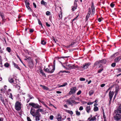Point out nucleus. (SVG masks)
Returning a JSON list of instances; mask_svg holds the SVG:
<instances>
[{
    "mask_svg": "<svg viewBox=\"0 0 121 121\" xmlns=\"http://www.w3.org/2000/svg\"><path fill=\"white\" fill-rule=\"evenodd\" d=\"M59 17L60 19H61L62 17V13H61V14L59 15Z\"/></svg>",
    "mask_w": 121,
    "mask_h": 121,
    "instance_id": "obj_49",
    "label": "nucleus"
},
{
    "mask_svg": "<svg viewBox=\"0 0 121 121\" xmlns=\"http://www.w3.org/2000/svg\"><path fill=\"white\" fill-rule=\"evenodd\" d=\"M27 119L28 121H31L30 118L29 117H27Z\"/></svg>",
    "mask_w": 121,
    "mask_h": 121,
    "instance_id": "obj_51",
    "label": "nucleus"
},
{
    "mask_svg": "<svg viewBox=\"0 0 121 121\" xmlns=\"http://www.w3.org/2000/svg\"><path fill=\"white\" fill-rule=\"evenodd\" d=\"M94 110L95 111H97L98 110V108L97 107L95 106L94 108Z\"/></svg>",
    "mask_w": 121,
    "mask_h": 121,
    "instance_id": "obj_28",
    "label": "nucleus"
},
{
    "mask_svg": "<svg viewBox=\"0 0 121 121\" xmlns=\"http://www.w3.org/2000/svg\"><path fill=\"white\" fill-rule=\"evenodd\" d=\"M0 99L1 100V101L4 104H5V103L4 101V99L3 98V97H0Z\"/></svg>",
    "mask_w": 121,
    "mask_h": 121,
    "instance_id": "obj_26",
    "label": "nucleus"
},
{
    "mask_svg": "<svg viewBox=\"0 0 121 121\" xmlns=\"http://www.w3.org/2000/svg\"><path fill=\"white\" fill-rule=\"evenodd\" d=\"M38 20L39 24V25H41L42 26V25L41 22L39 20V19H38Z\"/></svg>",
    "mask_w": 121,
    "mask_h": 121,
    "instance_id": "obj_34",
    "label": "nucleus"
},
{
    "mask_svg": "<svg viewBox=\"0 0 121 121\" xmlns=\"http://www.w3.org/2000/svg\"><path fill=\"white\" fill-rule=\"evenodd\" d=\"M34 6L36 8V5L35 3L34 2L33 3Z\"/></svg>",
    "mask_w": 121,
    "mask_h": 121,
    "instance_id": "obj_56",
    "label": "nucleus"
},
{
    "mask_svg": "<svg viewBox=\"0 0 121 121\" xmlns=\"http://www.w3.org/2000/svg\"><path fill=\"white\" fill-rule=\"evenodd\" d=\"M26 5H29L30 4L29 3L27 0L26 1L25 0Z\"/></svg>",
    "mask_w": 121,
    "mask_h": 121,
    "instance_id": "obj_36",
    "label": "nucleus"
},
{
    "mask_svg": "<svg viewBox=\"0 0 121 121\" xmlns=\"http://www.w3.org/2000/svg\"><path fill=\"white\" fill-rule=\"evenodd\" d=\"M22 106L21 103L18 102H17L15 104V107L16 110L18 111L21 109Z\"/></svg>",
    "mask_w": 121,
    "mask_h": 121,
    "instance_id": "obj_2",
    "label": "nucleus"
},
{
    "mask_svg": "<svg viewBox=\"0 0 121 121\" xmlns=\"http://www.w3.org/2000/svg\"><path fill=\"white\" fill-rule=\"evenodd\" d=\"M55 69V67L54 65V66L50 67L49 66V68H47L44 69V71L46 72L49 73H53Z\"/></svg>",
    "mask_w": 121,
    "mask_h": 121,
    "instance_id": "obj_1",
    "label": "nucleus"
},
{
    "mask_svg": "<svg viewBox=\"0 0 121 121\" xmlns=\"http://www.w3.org/2000/svg\"><path fill=\"white\" fill-rule=\"evenodd\" d=\"M119 86L118 85H116L115 87V92L116 93H118V91H119Z\"/></svg>",
    "mask_w": 121,
    "mask_h": 121,
    "instance_id": "obj_13",
    "label": "nucleus"
},
{
    "mask_svg": "<svg viewBox=\"0 0 121 121\" xmlns=\"http://www.w3.org/2000/svg\"><path fill=\"white\" fill-rule=\"evenodd\" d=\"M116 114H121V109L119 108L117 109L116 111Z\"/></svg>",
    "mask_w": 121,
    "mask_h": 121,
    "instance_id": "obj_14",
    "label": "nucleus"
},
{
    "mask_svg": "<svg viewBox=\"0 0 121 121\" xmlns=\"http://www.w3.org/2000/svg\"><path fill=\"white\" fill-rule=\"evenodd\" d=\"M69 113L71 114H73V112L72 111H69Z\"/></svg>",
    "mask_w": 121,
    "mask_h": 121,
    "instance_id": "obj_55",
    "label": "nucleus"
},
{
    "mask_svg": "<svg viewBox=\"0 0 121 121\" xmlns=\"http://www.w3.org/2000/svg\"><path fill=\"white\" fill-rule=\"evenodd\" d=\"M50 13L49 11H47L46 12V14L47 15H49L50 14Z\"/></svg>",
    "mask_w": 121,
    "mask_h": 121,
    "instance_id": "obj_38",
    "label": "nucleus"
},
{
    "mask_svg": "<svg viewBox=\"0 0 121 121\" xmlns=\"http://www.w3.org/2000/svg\"><path fill=\"white\" fill-rule=\"evenodd\" d=\"M66 66L69 68V69H75L76 68L78 67V66H75L74 65L68 64L66 65Z\"/></svg>",
    "mask_w": 121,
    "mask_h": 121,
    "instance_id": "obj_6",
    "label": "nucleus"
},
{
    "mask_svg": "<svg viewBox=\"0 0 121 121\" xmlns=\"http://www.w3.org/2000/svg\"><path fill=\"white\" fill-rule=\"evenodd\" d=\"M103 69H99L98 71V73H100L103 70Z\"/></svg>",
    "mask_w": 121,
    "mask_h": 121,
    "instance_id": "obj_44",
    "label": "nucleus"
},
{
    "mask_svg": "<svg viewBox=\"0 0 121 121\" xmlns=\"http://www.w3.org/2000/svg\"><path fill=\"white\" fill-rule=\"evenodd\" d=\"M53 117H54L53 116V115H52L50 116L49 118H50V119L51 120H52L53 119Z\"/></svg>",
    "mask_w": 121,
    "mask_h": 121,
    "instance_id": "obj_35",
    "label": "nucleus"
},
{
    "mask_svg": "<svg viewBox=\"0 0 121 121\" xmlns=\"http://www.w3.org/2000/svg\"><path fill=\"white\" fill-rule=\"evenodd\" d=\"M56 92L58 94L61 93V92L59 91H56Z\"/></svg>",
    "mask_w": 121,
    "mask_h": 121,
    "instance_id": "obj_63",
    "label": "nucleus"
},
{
    "mask_svg": "<svg viewBox=\"0 0 121 121\" xmlns=\"http://www.w3.org/2000/svg\"><path fill=\"white\" fill-rule=\"evenodd\" d=\"M35 116V120L36 121H39L40 120V119L39 118V117L40 116Z\"/></svg>",
    "mask_w": 121,
    "mask_h": 121,
    "instance_id": "obj_21",
    "label": "nucleus"
},
{
    "mask_svg": "<svg viewBox=\"0 0 121 121\" xmlns=\"http://www.w3.org/2000/svg\"><path fill=\"white\" fill-rule=\"evenodd\" d=\"M91 13V9L90 8H89L88 9V13L87 14L86 19V20L87 21L88 20V18L90 17V15Z\"/></svg>",
    "mask_w": 121,
    "mask_h": 121,
    "instance_id": "obj_9",
    "label": "nucleus"
},
{
    "mask_svg": "<svg viewBox=\"0 0 121 121\" xmlns=\"http://www.w3.org/2000/svg\"><path fill=\"white\" fill-rule=\"evenodd\" d=\"M91 8L92 9V13L91 15L93 16L94 15L95 11V8L94 6V3L93 2H92V3Z\"/></svg>",
    "mask_w": 121,
    "mask_h": 121,
    "instance_id": "obj_8",
    "label": "nucleus"
},
{
    "mask_svg": "<svg viewBox=\"0 0 121 121\" xmlns=\"http://www.w3.org/2000/svg\"><path fill=\"white\" fill-rule=\"evenodd\" d=\"M75 99V96H73L69 99L67 100V102L69 104H71L72 103H74L75 101L72 100V99Z\"/></svg>",
    "mask_w": 121,
    "mask_h": 121,
    "instance_id": "obj_3",
    "label": "nucleus"
},
{
    "mask_svg": "<svg viewBox=\"0 0 121 121\" xmlns=\"http://www.w3.org/2000/svg\"><path fill=\"white\" fill-rule=\"evenodd\" d=\"M40 86H42L44 89L46 90H48V88L47 87H46V86H44L42 85H40Z\"/></svg>",
    "mask_w": 121,
    "mask_h": 121,
    "instance_id": "obj_24",
    "label": "nucleus"
},
{
    "mask_svg": "<svg viewBox=\"0 0 121 121\" xmlns=\"http://www.w3.org/2000/svg\"><path fill=\"white\" fill-rule=\"evenodd\" d=\"M94 102H88L87 103V104L88 105H91Z\"/></svg>",
    "mask_w": 121,
    "mask_h": 121,
    "instance_id": "obj_41",
    "label": "nucleus"
},
{
    "mask_svg": "<svg viewBox=\"0 0 121 121\" xmlns=\"http://www.w3.org/2000/svg\"><path fill=\"white\" fill-rule=\"evenodd\" d=\"M100 62L102 64H104L106 62V60L105 59H104L100 61Z\"/></svg>",
    "mask_w": 121,
    "mask_h": 121,
    "instance_id": "obj_25",
    "label": "nucleus"
},
{
    "mask_svg": "<svg viewBox=\"0 0 121 121\" xmlns=\"http://www.w3.org/2000/svg\"><path fill=\"white\" fill-rule=\"evenodd\" d=\"M28 96L29 98L30 99H31L33 98V97H31V96L29 95H28Z\"/></svg>",
    "mask_w": 121,
    "mask_h": 121,
    "instance_id": "obj_54",
    "label": "nucleus"
},
{
    "mask_svg": "<svg viewBox=\"0 0 121 121\" xmlns=\"http://www.w3.org/2000/svg\"><path fill=\"white\" fill-rule=\"evenodd\" d=\"M68 57H69V56L63 57H60V58H59V59H61V58H67Z\"/></svg>",
    "mask_w": 121,
    "mask_h": 121,
    "instance_id": "obj_48",
    "label": "nucleus"
},
{
    "mask_svg": "<svg viewBox=\"0 0 121 121\" xmlns=\"http://www.w3.org/2000/svg\"><path fill=\"white\" fill-rule=\"evenodd\" d=\"M6 49L9 52H10L11 51V49L9 47H7L6 48Z\"/></svg>",
    "mask_w": 121,
    "mask_h": 121,
    "instance_id": "obj_32",
    "label": "nucleus"
},
{
    "mask_svg": "<svg viewBox=\"0 0 121 121\" xmlns=\"http://www.w3.org/2000/svg\"><path fill=\"white\" fill-rule=\"evenodd\" d=\"M90 64L89 63H85L84 65H83V66L82 67L84 69H86Z\"/></svg>",
    "mask_w": 121,
    "mask_h": 121,
    "instance_id": "obj_10",
    "label": "nucleus"
},
{
    "mask_svg": "<svg viewBox=\"0 0 121 121\" xmlns=\"http://www.w3.org/2000/svg\"><path fill=\"white\" fill-rule=\"evenodd\" d=\"M29 104L35 108H38L41 107V106L39 105L38 104H34L33 103H29Z\"/></svg>",
    "mask_w": 121,
    "mask_h": 121,
    "instance_id": "obj_5",
    "label": "nucleus"
},
{
    "mask_svg": "<svg viewBox=\"0 0 121 121\" xmlns=\"http://www.w3.org/2000/svg\"><path fill=\"white\" fill-rule=\"evenodd\" d=\"M29 5H26V6L27 8L28 9H30V8Z\"/></svg>",
    "mask_w": 121,
    "mask_h": 121,
    "instance_id": "obj_57",
    "label": "nucleus"
},
{
    "mask_svg": "<svg viewBox=\"0 0 121 121\" xmlns=\"http://www.w3.org/2000/svg\"><path fill=\"white\" fill-rule=\"evenodd\" d=\"M121 59V56L116 57L115 59V61L116 62H117L119 61Z\"/></svg>",
    "mask_w": 121,
    "mask_h": 121,
    "instance_id": "obj_15",
    "label": "nucleus"
},
{
    "mask_svg": "<svg viewBox=\"0 0 121 121\" xmlns=\"http://www.w3.org/2000/svg\"><path fill=\"white\" fill-rule=\"evenodd\" d=\"M46 42L45 41L43 40H42L41 41V43L43 45H45L46 44Z\"/></svg>",
    "mask_w": 121,
    "mask_h": 121,
    "instance_id": "obj_27",
    "label": "nucleus"
},
{
    "mask_svg": "<svg viewBox=\"0 0 121 121\" xmlns=\"http://www.w3.org/2000/svg\"><path fill=\"white\" fill-rule=\"evenodd\" d=\"M35 116L37 115L40 116V115L39 113V112L38 111V110L36 111V112L35 113Z\"/></svg>",
    "mask_w": 121,
    "mask_h": 121,
    "instance_id": "obj_23",
    "label": "nucleus"
},
{
    "mask_svg": "<svg viewBox=\"0 0 121 121\" xmlns=\"http://www.w3.org/2000/svg\"><path fill=\"white\" fill-rule=\"evenodd\" d=\"M76 115L77 116H79L80 115V112H79L78 111H76Z\"/></svg>",
    "mask_w": 121,
    "mask_h": 121,
    "instance_id": "obj_30",
    "label": "nucleus"
},
{
    "mask_svg": "<svg viewBox=\"0 0 121 121\" xmlns=\"http://www.w3.org/2000/svg\"><path fill=\"white\" fill-rule=\"evenodd\" d=\"M82 91L81 90H79L78 91L77 93V95H79L81 93Z\"/></svg>",
    "mask_w": 121,
    "mask_h": 121,
    "instance_id": "obj_37",
    "label": "nucleus"
},
{
    "mask_svg": "<svg viewBox=\"0 0 121 121\" xmlns=\"http://www.w3.org/2000/svg\"><path fill=\"white\" fill-rule=\"evenodd\" d=\"M35 109L33 108H31L30 110V113L33 117H35Z\"/></svg>",
    "mask_w": 121,
    "mask_h": 121,
    "instance_id": "obj_11",
    "label": "nucleus"
},
{
    "mask_svg": "<svg viewBox=\"0 0 121 121\" xmlns=\"http://www.w3.org/2000/svg\"><path fill=\"white\" fill-rule=\"evenodd\" d=\"M9 81L10 83H16V82L13 80V79L11 78H9Z\"/></svg>",
    "mask_w": 121,
    "mask_h": 121,
    "instance_id": "obj_18",
    "label": "nucleus"
},
{
    "mask_svg": "<svg viewBox=\"0 0 121 121\" xmlns=\"http://www.w3.org/2000/svg\"><path fill=\"white\" fill-rule=\"evenodd\" d=\"M114 92L110 91L109 93V99H110V102L111 101L112 98L114 94Z\"/></svg>",
    "mask_w": 121,
    "mask_h": 121,
    "instance_id": "obj_7",
    "label": "nucleus"
},
{
    "mask_svg": "<svg viewBox=\"0 0 121 121\" xmlns=\"http://www.w3.org/2000/svg\"><path fill=\"white\" fill-rule=\"evenodd\" d=\"M29 64H30L31 65V66L30 65V68H32V67L33 66V63L32 62H30Z\"/></svg>",
    "mask_w": 121,
    "mask_h": 121,
    "instance_id": "obj_50",
    "label": "nucleus"
},
{
    "mask_svg": "<svg viewBox=\"0 0 121 121\" xmlns=\"http://www.w3.org/2000/svg\"><path fill=\"white\" fill-rule=\"evenodd\" d=\"M46 24L47 26L49 27L50 26V24H48V23L47 22H46Z\"/></svg>",
    "mask_w": 121,
    "mask_h": 121,
    "instance_id": "obj_53",
    "label": "nucleus"
},
{
    "mask_svg": "<svg viewBox=\"0 0 121 121\" xmlns=\"http://www.w3.org/2000/svg\"><path fill=\"white\" fill-rule=\"evenodd\" d=\"M105 85V84H103L100 85V86L101 87H104Z\"/></svg>",
    "mask_w": 121,
    "mask_h": 121,
    "instance_id": "obj_46",
    "label": "nucleus"
},
{
    "mask_svg": "<svg viewBox=\"0 0 121 121\" xmlns=\"http://www.w3.org/2000/svg\"><path fill=\"white\" fill-rule=\"evenodd\" d=\"M63 67L64 68H65L67 70H69V68H66L65 66L64 65H63Z\"/></svg>",
    "mask_w": 121,
    "mask_h": 121,
    "instance_id": "obj_59",
    "label": "nucleus"
},
{
    "mask_svg": "<svg viewBox=\"0 0 121 121\" xmlns=\"http://www.w3.org/2000/svg\"><path fill=\"white\" fill-rule=\"evenodd\" d=\"M96 119V118L95 117H94L90 119L89 118L88 119V120H89V121H94Z\"/></svg>",
    "mask_w": 121,
    "mask_h": 121,
    "instance_id": "obj_20",
    "label": "nucleus"
},
{
    "mask_svg": "<svg viewBox=\"0 0 121 121\" xmlns=\"http://www.w3.org/2000/svg\"><path fill=\"white\" fill-rule=\"evenodd\" d=\"M83 109V107L82 106H81L79 108V110H80L81 111Z\"/></svg>",
    "mask_w": 121,
    "mask_h": 121,
    "instance_id": "obj_42",
    "label": "nucleus"
},
{
    "mask_svg": "<svg viewBox=\"0 0 121 121\" xmlns=\"http://www.w3.org/2000/svg\"><path fill=\"white\" fill-rule=\"evenodd\" d=\"M80 80L81 81H84L85 80V79L82 78H80Z\"/></svg>",
    "mask_w": 121,
    "mask_h": 121,
    "instance_id": "obj_33",
    "label": "nucleus"
},
{
    "mask_svg": "<svg viewBox=\"0 0 121 121\" xmlns=\"http://www.w3.org/2000/svg\"><path fill=\"white\" fill-rule=\"evenodd\" d=\"M4 119L2 117H0V121H3Z\"/></svg>",
    "mask_w": 121,
    "mask_h": 121,
    "instance_id": "obj_60",
    "label": "nucleus"
},
{
    "mask_svg": "<svg viewBox=\"0 0 121 121\" xmlns=\"http://www.w3.org/2000/svg\"><path fill=\"white\" fill-rule=\"evenodd\" d=\"M41 4L43 5H45L47 3L44 2L43 0H42V1L41 2Z\"/></svg>",
    "mask_w": 121,
    "mask_h": 121,
    "instance_id": "obj_29",
    "label": "nucleus"
},
{
    "mask_svg": "<svg viewBox=\"0 0 121 121\" xmlns=\"http://www.w3.org/2000/svg\"><path fill=\"white\" fill-rule=\"evenodd\" d=\"M70 91L69 93V95H71L75 93L77 90V88L76 87H73L70 89Z\"/></svg>",
    "mask_w": 121,
    "mask_h": 121,
    "instance_id": "obj_4",
    "label": "nucleus"
},
{
    "mask_svg": "<svg viewBox=\"0 0 121 121\" xmlns=\"http://www.w3.org/2000/svg\"><path fill=\"white\" fill-rule=\"evenodd\" d=\"M77 9V7L76 6H75L74 7L72 8V10L73 11H74V10L75 9Z\"/></svg>",
    "mask_w": 121,
    "mask_h": 121,
    "instance_id": "obj_45",
    "label": "nucleus"
},
{
    "mask_svg": "<svg viewBox=\"0 0 121 121\" xmlns=\"http://www.w3.org/2000/svg\"><path fill=\"white\" fill-rule=\"evenodd\" d=\"M39 70L40 71V73L42 74L43 76L45 77H46L45 73L43 72L41 68L39 69Z\"/></svg>",
    "mask_w": 121,
    "mask_h": 121,
    "instance_id": "obj_16",
    "label": "nucleus"
},
{
    "mask_svg": "<svg viewBox=\"0 0 121 121\" xmlns=\"http://www.w3.org/2000/svg\"><path fill=\"white\" fill-rule=\"evenodd\" d=\"M98 21L99 22H100L101 21V19L100 18H99L98 19Z\"/></svg>",
    "mask_w": 121,
    "mask_h": 121,
    "instance_id": "obj_62",
    "label": "nucleus"
},
{
    "mask_svg": "<svg viewBox=\"0 0 121 121\" xmlns=\"http://www.w3.org/2000/svg\"><path fill=\"white\" fill-rule=\"evenodd\" d=\"M37 110L39 112H43V109L41 108Z\"/></svg>",
    "mask_w": 121,
    "mask_h": 121,
    "instance_id": "obj_39",
    "label": "nucleus"
},
{
    "mask_svg": "<svg viewBox=\"0 0 121 121\" xmlns=\"http://www.w3.org/2000/svg\"><path fill=\"white\" fill-rule=\"evenodd\" d=\"M110 6L112 8H113L114 6V4L112 3H111L110 4Z\"/></svg>",
    "mask_w": 121,
    "mask_h": 121,
    "instance_id": "obj_52",
    "label": "nucleus"
},
{
    "mask_svg": "<svg viewBox=\"0 0 121 121\" xmlns=\"http://www.w3.org/2000/svg\"><path fill=\"white\" fill-rule=\"evenodd\" d=\"M65 86V85L64 84H63V85H60L59 86V87H63V86Z\"/></svg>",
    "mask_w": 121,
    "mask_h": 121,
    "instance_id": "obj_64",
    "label": "nucleus"
},
{
    "mask_svg": "<svg viewBox=\"0 0 121 121\" xmlns=\"http://www.w3.org/2000/svg\"><path fill=\"white\" fill-rule=\"evenodd\" d=\"M65 72L67 73H70V72L68 71H63V73Z\"/></svg>",
    "mask_w": 121,
    "mask_h": 121,
    "instance_id": "obj_47",
    "label": "nucleus"
},
{
    "mask_svg": "<svg viewBox=\"0 0 121 121\" xmlns=\"http://www.w3.org/2000/svg\"><path fill=\"white\" fill-rule=\"evenodd\" d=\"M85 109L87 112L88 113H89L90 112L91 109V108H90V106H87L86 107Z\"/></svg>",
    "mask_w": 121,
    "mask_h": 121,
    "instance_id": "obj_12",
    "label": "nucleus"
},
{
    "mask_svg": "<svg viewBox=\"0 0 121 121\" xmlns=\"http://www.w3.org/2000/svg\"><path fill=\"white\" fill-rule=\"evenodd\" d=\"M13 64L14 65V66L16 68L20 70V68L18 66V65L16 64L14 62L13 63Z\"/></svg>",
    "mask_w": 121,
    "mask_h": 121,
    "instance_id": "obj_17",
    "label": "nucleus"
},
{
    "mask_svg": "<svg viewBox=\"0 0 121 121\" xmlns=\"http://www.w3.org/2000/svg\"><path fill=\"white\" fill-rule=\"evenodd\" d=\"M34 31V30L32 29H31L30 30V32H32Z\"/></svg>",
    "mask_w": 121,
    "mask_h": 121,
    "instance_id": "obj_61",
    "label": "nucleus"
},
{
    "mask_svg": "<svg viewBox=\"0 0 121 121\" xmlns=\"http://www.w3.org/2000/svg\"><path fill=\"white\" fill-rule=\"evenodd\" d=\"M52 39L55 41V43H56V41H57V40H56L55 39V38L54 37H52Z\"/></svg>",
    "mask_w": 121,
    "mask_h": 121,
    "instance_id": "obj_58",
    "label": "nucleus"
},
{
    "mask_svg": "<svg viewBox=\"0 0 121 121\" xmlns=\"http://www.w3.org/2000/svg\"><path fill=\"white\" fill-rule=\"evenodd\" d=\"M9 97V98H11L12 99H13V95L11 93L10 94V95Z\"/></svg>",
    "mask_w": 121,
    "mask_h": 121,
    "instance_id": "obj_40",
    "label": "nucleus"
},
{
    "mask_svg": "<svg viewBox=\"0 0 121 121\" xmlns=\"http://www.w3.org/2000/svg\"><path fill=\"white\" fill-rule=\"evenodd\" d=\"M9 64L8 63H5L4 65V66L6 67H8L9 66Z\"/></svg>",
    "mask_w": 121,
    "mask_h": 121,
    "instance_id": "obj_31",
    "label": "nucleus"
},
{
    "mask_svg": "<svg viewBox=\"0 0 121 121\" xmlns=\"http://www.w3.org/2000/svg\"><path fill=\"white\" fill-rule=\"evenodd\" d=\"M58 117L57 118V119L58 121H61V117L60 114L57 115Z\"/></svg>",
    "mask_w": 121,
    "mask_h": 121,
    "instance_id": "obj_19",
    "label": "nucleus"
},
{
    "mask_svg": "<svg viewBox=\"0 0 121 121\" xmlns=\"http://www.w3.org/2000/svg\"><path fill=\"white\" fill-rule=\"evenodd\" d=\"M116 65V64L115 63H113L111 64V66L113 67H114Z\"/></svg>",
    "mask_w": 121,
    "mask_h": 121,
    "instance_id": "obj_43",
    "label": "nucleus"
},
{
    "mask_svg": "<svg viewBox=\"0 0 121 121\" xmlns=\"http://www.w3.org/2000/svg\"><path fill=\"white\" fill-rule=\"evenodd\" d=\"M94 91L92 90L90 91L89 92V94L90 96H91L94 93Z\"/></svg>",
    "mask_w": 121,
    "mask_h": 121,
    "instance_id": "obj_22",
    "label": "nucleus"
}]
</instances>
